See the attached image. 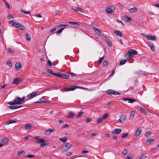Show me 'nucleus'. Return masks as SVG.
<instances>
[{
	"label": "nucleus",
	"instance_id": "nucleus-1",
	"mask_svg": "<svg viewBox=\"0 0 159 159\" xmlns=\"http://www.w3.org/2000/svg\"><path fill=\"white\" fill-rule=\"evenodd\" d=\"M47 71L53 75L59 78H62L66 79H68L70 78L69 75H67L64 74L60 72L58 73H54L50 69H47Z\"/></svg>",
	"mask_w": 159,
	"mask_h": 159
},
{
	"label": "nucleus",
	"instance_id": "nucleus-2",
	"mask_svg": "<svg viewBox=\"0 0 159 159\" xmlns=\"http://www.w3.org/2000/svg\"><path fill=\"white\" fill-rule=\"evenodd\" d=\"M8 104L10 105H20L23 104L21 100V98L17 97L14 99V101L9 102Z\"/></svg>",
	"mask_w": 159,
	"mask_h": 159
},
{
	"label": "nucleus",
	"instance_id": "nucleus-3",
	"mask_svg": "<svg viewBox=\"0 0 159 159\" xmlns=\"http://www.w3.org/2000/svg\"><path fill=\"white\" fill-rule=\"evenodd\" d=\"M138 53L134 49H130L129 50L128 53L125 55V57H128L129 58L133 57L134 55Z\"/></svg>",
	"mask_w": 159,
	"mask_h": 159
},
{
	"label": "nucleus",
	"instance_id": "nucleus-4",
	"mask_svg": "<svg viewBox=\"0 0 159 159\" xmlns=\"http://www.w3.org/2000/svg\"><path fill=\"white\" fill-rule=\"evenodd\" d=\"M39 137L35 136L34 139L37 140L36 143H41L40 147H43L47 144L44 143V140L43 139H39Z\"/></svg>",
	"mask_w": 159,
	"mask_h": 159
},
{
	"label": "nucleus",
	"instance_id": "nucleus-5",
	"mask_svg": "<svg viewBox=\"0 0 159 159\" xmlns=\"http://www.w3.org/2000/svg\"><path fill=\"white\" fill-rule=\"evenodd\" d=\"M72 146V144L70 143H68L62 147L61 149L63 152L66 151L68 150Z\"/></svg>",
	"mask_w": 159,
	"mask_h": 159
},
{
	"label": "nucleus",
	"instance_id": "nucleus-6",
	"mask_svg": "<svg viewBox=\"0 0 159 159\" xmlns=\"http://www.w3.org/2000/svg\"><path fill=\"white\" fill-rule=\"evenodd\" d=\"M115 9V7L112 6H110L106 8L105 11L107 12L108 14H110L114 11Z\"/></svg>",
	"mask_w": 159,
	"mask_h": 159
},
{
	"label": "nucleus",
	"instance_id": "nucleus-7",
	"mask_svg": "<svg viewBox=\"0 0 159 159\" xmlns=\"http://www.w3.org/2000/svg\"><path fill=\"white\" fill-rule=\"evenodd\" d=\"M106 93L108 94H113L115 95H119L121 94L120 93L116 92L114 90L109 89L106 91Z\"/></svg>",
	"mask_w": 159,
	"mask_h": 159
},
{
	"label": "nucleus",
	"instance_id": "nucleus-8",
	"mask_svg": "<svg viewBox=\"0 0 159 159\" xmlns=\"http://www.w3.org/2000/svg\"><path fill=\"white\" fill-rule=\"evenodd\" d=\"M9 23L13 26L17 28H19V25L20 23L15 22L14 20H11L9 21Z\"/></svg>",
	"mask_w": 159,
	"mask_h": 159
},
{
	"label": "nucleus",
	"instance_id": "nucleus-9",
	"mask_svg": "<svg viewBox=\"0 0 159 159\" xmlns=\"http://www.w3.org/2000/svg\"><path fill=\"white\" fill-rule=\"evenodd\" d=\"M146 38L148 40H152V41H156V37L154 36L151 35H149L146 36Z\"/></svg>",
	"mask_w": 159,
	"mask_h": 159
},
{
	"label": "nucleus",
	"instance_id": "nucleus-10",
	"mask_svg": "<svg viewBox=\"0 0 159 159\" xmlns=\"http://www.w3.org/2000/svg\"><path fill=\"white\" fill-rule=\"evenodd\" d=\"M127 116L125 115H121L118 120V122L120 123L123 122L126 120Z\"/></svg>",
	"mask_w": 159,
	"mask_h": 159
},
{
	"label": "nucleus",
	"instance_id": "nucleus-11",
	"mask_svg": "<svg viewBox=\"0 0 159 159\" xmlns=\"http://www.w3.org/2000/svg\"><path fill=\"white\" fill-rule=\"evenodd\" d=\"M54 131V129L50 128L45 131L44 134L46 135H49L51 133L53 132Z\"/></svg>",
	"mask_w": 159,
	"mask_h": 159
},
{
	"label": "nucleus",
	"instance_id": "nucleus-12",
	"mask_svg": "<svg viewBox=\"0 0 159 159\" xmlns=\"http://www.w3.org/2000/svg\"><path fill=\"white\" fill-rule=\"evenodd\" d=\"M37 94V92H33L27 95V97L29 98H31L36 97L38 95Z\"/></svg>",
	"mask_w": 159,
	"mask_h": 159
},
{
	"label": "nucleus",
	"instance_id": "nucleus-13",
	"mask_svg": "<svg viewBox=\"0 0 159 159\" xmlns=\"http://www.w3.org/2000/svg\"><path fill=\"white\" fill-rule=\"evenodd\" d=\"M142 132V129L140 128H139L135 132L134 135L135 136H139Z\"/></svg>",
	"mask_w": 159,
	"mask_h": 159
},
{
	"label": "nucleus",
	"instance_id": "nucleus-14",
	"mask_svg": "<svg viewBox=\"0 0 159 159\" xmlns=\"http://www.w3.org/2000/svg\"><path fill=\"white\" fill-rule=\"evenodd\" d=\"M121 129L120 128L116 129L112 131V133L113 134H119L121 131Z\"/></svg>",
	"mask_w": 159,
	"mask_h": 159
},
{
	"label": "nucleus",
	"instance_id": "nucleus-15",
	"mask_svg": "<svg viewBox=\"0 0 159 159\" xmlns=\"http://www.w3.org/2000/svg\"><path fill=\"white\" fill-rule=\"evenodd\" d=\"M93 30L95 31L96 34L98 35V36H99L101 35V31L99 30L98 28L93 27Z\"/></svg>",
	"mask_w": 159,
	"mask_h": 159
},
{
	"label": "nucleus",
	"instance_id": "nucleus-16",
	"mask_svg": "<svg viewBox=\"0 0 159 159\" xmlns=\"http://www.w3.org/2000/svg\"><path fill=\"white\" fill-rule=\"evenodd\" d=\"M20 82V80L18 78H16L12 83V84H16L17 85Z\"/></svg>",
	"mask_w": 159,
	"mask_h": 159
},
{
	"label": "nucleus",
	"instance_id": "nucleus-17",
	"mask_svg": "<svg viewBox=\"0 0 159 159\" xmlns=\"http://www.w3.org/2000/svg\"><path fill=\"white\" fill-rule=\"evenodd\" d=\"M114 33H115L117 36H118L120 37H122V33L119 30H117L113 32Z\"/></svg>",
	"mask_w": 159,
	"mask_h": 159
},
{
	"label": "nucleus",
	"instance_id": "nucleus-18",
	"mask_svg": "<svg viewBox=\"0 0 159 159\" xmlns=\"http://www.w3.org/2000/svg\"><path fill=\"white\" fill-rule=\"evenodd\" d=\"M71 9L74 10L75 11H77V12L79 11L80 12H82V13H84L83 11V9L82 8H79V7H76L75 9L72 8Z\"/></svg>",
	"mask_w": 159,
	"mask_h": 159
},
{
	"label": "nucleus",
	"instance_id": "nucleus-19",
	"mask_svg": "<svg viewBox=\"0 0 159 159\" xmlns=\"http://www.w3.org/2000/svg\"><path fill=\"white\" fill-rule=\"evenodd\" d=\"M139 109L141 113L145 115H147L148 113L147 111L145 110V109L143 107H140L139 108Z\"/></svg>",
	"mask_w": 159,
	"mask_h": 159
},
{
	"label": "nucleus",
	"instance_id": "nucleus-20",
	"mask_svg": "<svg viewBox=\"0 0 159 159\" xmlns=\"http://www.w3.org/2000/svg\"><path fill=\"white\" fill-rule=\"evenodd\" d=\"M137 8L136 7H134L133 8H131L128 9L129 12L131 13L135 12L137 11Z\"/></svg>",
	"mask_w": 159,
	"mask_h": 159
},
{
	"label": "nucleus",
	"instance_id": "nucleus-21",
	"mask_svg": "<svg viewBox=\"0 0 159 159\" xmlns=\"http://www.w3.org/2000/svg\"><path fill=\"white\" fill-rule=\"evenodd\" d=\"M25 129L26 130H30L32 128V125L30 124H26L25 126Z\"/></svg>",
	"mask_w": 159,
	"mask_h": 159
},
{
	"label": "nucleus",
	"instance_id": "nucleus-22",
	"mask_svg": "<svg viewBox=\"0 0 159 159\" xmlns=\"http://www.w3.org/2000/svg\"><path fill=\"white\" fill-rule=\"evenodd\" d=\"M123 19L126 22H130L131 20V19L129 17L126 15H125L124 16Z\"/></svg>",
	"mask_w": 159,
	"mask_h": 159
},
{
	"label": "nucleus",
	"instance_id": "nucleus-23",
	"mask_svg": "<svg viewBox=\"0 0 159 159\" xmlns=\"http://www.w3.org/2000/svg\"><path fill=\"white\" fill-rule=\"evenodd\" d=\"M74 90L73 86L71 88H66V89L62 90V89L61 90L62 91L64 92V91H73Z\"/></svg>",
	"mask_w": 159,
	"mask_h": 159
},
{
	"label": "nucleus",
	"instance_id": "nucleus-24",
	"mask_svg": "<svg viewBox=\"0 0 159 159\" xmlns=\"http://www.w3.org/2000/svg\"><path fill=\"white\" fill-rule=\"evenodd\" d=\"M148 43L151 50L152 51H154L155 50V48L153 44L151 43Z\"/></svg>",
	"mask_w": 159,
	"mask_h": 159
},
{
	"label": "nucleus",
	"instance_id": "nucleus-25",
	"mask_svg": "<svg viewBox=\"0 0 159 159\" xmlns=\"http://www.w3.org/2000/svg\"><path fill=\"white\" fill-rule=\"evenodd\" d=\"M75 114L72 111H70L68 115L66 116L67 118H71L74 116Z\"/></svg>",
	"mask_w": 159,
	"mask_h": 159
},
{
	"label": "nucleus",
	"instance_id": "nucleus-26",
	"mask_svg": "<svg viewBox=\"0 0 159 159\" xmlns=\"http://www.w3.org/2000/svg\"><path fill=\"white\" fill-rule=\"evenodd\" d=\"M15 66L16 69H19L22 67V66L20 62H16L15 64Z\"/></svg>",
	"mask_w": 159,
	"mask_h": 159
},
{
	"label": "nucleus",
	"instance_id": "nucleus-27",
	"mask_svg": "<svg viewBox=\"0 0 159 159\" xmlns=\"http://www.w3.org/2000/svg\"><path fill=\"white\" fill-rule=\"evenodd\" d=\"M154 140L153 139H149L147 140L146 141V143L147 145H149L152 143Z\"/></svg>",
	"mask_w": 159,
	"mask_h": 159
},
{
	"label": "nucleus",
	"instance_id": "nucleus-28",
	"mask_svg": "<svg viewBox=\"0 0 159 159\" xmlns=\"http://www.w3.org/2000/svg\"><path fill=\"white\" fill-rule=\"evenodd\" d=\"M135 115V113L134 111H131L130 114L129 115V119L130 120H132L134 118Z\"/></svg>",
	"mask_w": 159,
	"mask_h": 159
},
{
	"label": "nucleus",
	"instance_id": "nucleus-29",
	"mask_svg": "<svg viewBox=\"0 0 159 159\" xmlns=\"http://www.w3.org/2000/svg\"><path fill=\"white\" fill-rule=\"evenodd\" d=\"M25 35L26 40L28 42L30 41H31V39L29 34L28 33H26L25 34Z\"/></svg>",
	"mask_w": 159,
	"mask_h": 159
},
{
	"label": "nucleus",
	"instance_id": "nucleus-30",
	"mask_svg": "<svg viewBox=\"0 0 159 159\" xmlns=\"http://www.w3.org/2000/svg\"><path fill=\"white\" fill-rule=\"evenodd\" d=\"M17 121L14 120H10L6 122V124L8 125L10 124L14 123Z\"/></svg>",
	"mask_w": 159,
	"mask_h": 159
},
{
	"label": "nucleus",
	"instance_id": "nucleus-31",
	"mask_svg": "<svg viewBox=\"0 0 159 159\" xmlns=\"http://www.w3.org/2000/svg\"><path fill=\"white\" fill-rule=\"evenodd\" d=\"M107 44L110 47H111L112 45V43L109 39H107L106 40Z\"/></svg>",
	"mask_w": 159,
	"mask_h": 159
},
{
	"label": "nucleus",
	"instance_id": "nucleus-32",
	"mask_svg": "<svg viewBox=\"0 0 159 159\" xmlns=\"http://www.w3.org/2000/svg\"><path fill=\"white\" fill-rule=\"evenodd\" d=\"M59 139L60 141L64 143H66L67 140V138L66 137L63 138H60Z\"/></svg>",
	"mask_w": 159,
	"mask_h": 159
},
{
	"label": "nucleus",
	"instance_id": "nucleus-33",
	"mask_svg": "<svg viewBox=\"0 0 159 159\" xmlns=\"http://www.w3.org/2000/svg\"><path fill=\"white\" fill-rule=\"evenodd\" d=\"M44 98L43 97H42L41 98L39 99L38 101H35L34 102L35 103H40L43 102V101Z\"/></svg>",
	"mask_w": 159,
	"mask_h": 159
},
{
	"label": "nucleus",
	"instance_id": "nucleus-34",
	"mask_svg": "<svg viewBox=\"0 0 159 159\" xmlns=\"http://www.w3.org/2000/svg\"><path fill=\"white\" fill-rule=\"evenodd\" d=\"M127 60H122L120 62L119 65L120 66L124 64L125 62L127 61Z\"/></svg>",
	"mask_w": 159,
	"mask_h": 159
},
{
	"label": "nucleus",
	"instance_id": "nucleus-35",
	"mask_svg": "<svg viewBox=\"0 0 159 159\" xmlns=\"http://www.w3.org/2000/svg\"><path fill=\"white\" fill-rule=\"evenodd\" d=\"M139 159H146L147 158V157L145 155L142 154L139 156Z\"/></svg>",
	"mask_w": 159,
	"mask_h": 159
},
{
	"label": "nucleus",
	"instance_id": "nucleus-36",
	"mask_svg": "<svg viewBox=\"0 0 159 159\" xmlns=\"http://www.w3.org/2000/svg\"><path fill=\"white\" fill-rule=\"evenodd\" d=\"M9 140L7 138H5L3 139L1 141L4 143L5 144H6L7 143V142Z\"/></svg>",
	"mask_w": 159,
	"mask_h": 159
},
{
	"label": "nucleus",
	"instance_id": "nucleus-37",
	"mask_svg": "<svg viewBox=\"0 0 159 159\" xmlns=\"http://www.w3.org/2000/svg\"><path fill=\"white\" fill-rule=\"evenodd\" d=\"M73 87H74V90H75V89H76V88H80V89H87V88H84L83 87H81V86H73Z\"/></svg>",
	"mask_w": 159,
	"mask_h": 159
},
{
	"label": "nucleus",
	"instance_id": "nucleus-38",
	"mask_svg": "<svg viewBox=\"0 0 159 159\" xmlns=\"http://www.w3.org/2000/svg\"><path fill=\"white\" fill-rule=\"evenodd\" d=\"M128 135V133H124L123 134L121 138L122 139H125L127 138Z\"/></svg>",
	"mask_w": 159,
	"mask_h": 159
},
{
	"label": "nucleus",
	"instance_id": "nucleus-39",
	"mask_svg": "<svg viewBox=\"0 0 159 159\" xmlns=\"http://www.w3.org/2000/svg\"><path fill=\"white\" fill-rule=\"evenodd\" d=\"M25 153V151L24 150L20 151L17 152V155L18 156L20 155L21 154H24Z\"/></svg>",
	"mask_w": 159,
	"mask_h": 159
},
{
	"label": "nucleus",
	"instance_id": "nucleus-40",
	"mask_svg": "<svg viewBox=\"0 0 159 159\" xmlns=\"http://www.w3.org/2000/svg\"><path fill=\"white\" fill-rule=\"evenodd\" d=\"M103 120V119H102V117L99 118L97 121V123L98 124H100L102 123Z\"/></svg>",
	"mask_w": 159,
	"mask_h": 159
},
{
	"label": "nucleus",
	"instance_id": "nucleus-41",
	"mask_svg": "<svg viewBox=\"0 0 159 159\" xmlns=\"http://www.w3.org/2000/svg\"><path fill=\"white\" fill-rule=\"evenodd\" d=\"M109 114L107 113H105L102 116V118L103 120L107 118Z\"/></svg>",
	"mask_w": 159,
	"mask_h": 159
},
{
	"label": "nucleus",
	"instance_id": "nucleus-42",
	"mask_svg": "<svg viewBox=\"0 0 159 159\" xmlns=\"http://www.w3.org/2000/svg\"><path fill=\"white\" fill-rule=\"evenodd\" d=\"M8 108L11 110H14L17 109L16 106H8Z\"/></svg>",
	"mask_w": 159,
	"mask_h": 159
},
{
	"label": "nucleus",
	"instance_id": "nucleus-43",
	"mask_svg": "<svg viewBox=\"0 0 159 159\" xmlns=\"http://www.w3.org/2000/svg\"><path fill=\"white\" fill-rule=\"evenodd\" d=\"M20 28L21 30H24L26 29V28L22 24H20L19 26V28Z\"/></svg>",
	"mask_w": 159,
	"mask_h": 159
},
{
	"label": "nucleus",
	"instance_id": "nucleus-44",
	"mask_svg": "<svg viewBox=\"0 0 159 159\" xmlns=\"http://www.w3.org/2000/svg\"><path fill=\"white\" fill-rule=\"evenodd\" d=\"M136 101V100L134 99L129 98L128 102L129 103H133Z\"/></svg>",
	"mask_w": 159,
	"mask_h": 159
},
{
	"label": "nucleus",
	"instance_id": "nucleus-45",
	"mask_svg": "<svg viewBox=\"0 0 159 159\" xmlns=\"http://www.w3.org/2000/svg\"><path fill=\"white\" fill-rule=\"evenodd\" d=\"M20 12H23L26 14H30V11H25L23 10L22 9H21L20 10Z\"/></svg>",
	"mask_w": 159,
	"mask_h": 159
},
{
	"label": "nucleus",
	"instance_id": "nucleus-46",
	"mask_svg": "<svg viewBox=\"0 0 159 159\" xmlns=\"http://www.w3.org/2000/svg\"><path fill=\"white\" fill-rule=\"evenodd\" d=\"M151 132L150 131H147L145 133L144 135L146 137H148L151 134Z\"/></svg>",
	"mask_w": 159,
	"mask_h": 159
},
{
	"label": "nucleus",
	"instance_id": "nucleus-47",
	"mask_svg": "<svg viewBox=\"0 0 159 159\" xmlns=\"http://www.w3.org/2000/svg\"><path fill=\"white\" fill-rule=\"evenodd\" d=\"M65 28H66L65 27H63L62 28H61V29L59 30H58L57 32V34H59L61 33L62 32V30L64 29Z\"/></svg>",
	"mask_w": 159,
	"mask_h": 159
},
{
	"label": "nucleus",
	"instance_id": "nucleus-48",
	"mask_svg": "<svg viewBox=\"0 0 159 159\" xmlns=\"http://www.w3.org/2000/svg\"><path fill=\"white\" fill-rule=\"evenodd\" d=\"M128 150L127 149L125 148L123 151L122 154L124 155H125L128 153Z\"/></svg>",
	"mask_w": 159,
	"mask_h": 159
},
{
	"label": "nucleus",
	"instance_id": "nucleus-49",
	"mask_svg": "<svg viewBox=\"0 0 159 159\" xmlns=\"http://www.w3.org/2000/svg\"><path fill=\"white\" fill-rule=\"evenodd\" d=\"M103 67H105L108 64V62L107 61H105L103 62Z\"/></svg>",
	"mask_w": 159,
	"mask_h": 159
},
{
	"label": "nucleus",
	"instance_id": "nucleus-50",
	"mask_svg": "<svg viewBox=\"0 0 159 159\" xmlns=\"http://www.w3.org/2000/svg\"><path fill=\"white\" fill-rule=\"evenodd\" d=\"M69 24H72L73 25H79V24L77 22H75L70 21L68 22Z\"/></svg>",
	"mask_w": 159,
	"mask_h": 159
},
{
	"label": "nucleus",
	"instance_id": "nucleus-51",
	"mask_svg": "<svg viewBox=\"0 0 159 159\" xmlns=\"http://www.w3.org/2000/svg\"><path fill=\"white\" fill-rule=\"evenodd\" d=\"M83 114V111H81L79 113L78 115L77 116V117L79 118V117H80L81 116L82 114Z\"/></svg>",
	"mask_w": 159,
	"mask_h": 159
},
{
	"label": "nucleus",
	"instance_id": "nucleus-52",
	"mask_svg": "<svg viewBox=\"0 0 159 159\" xmlns=\"http://www.w3.org/2000/svg\"><path fill=\"white\" fill-rule=\"evenodd\" d=\"M104 58V56H103L100 58L98 60V63L101 64L102 63V61L103 60V58Z\"/></svg>",
	"mask_w": 159,
	"mask_h": 159
},
{
	"label": "nucleus",
	"instance_id": "nucleus-53",
	"mask_svg": "<svg viewBox=\"0 0 159 159\" xmlns=\"http://www.w3.org/2000/svg\"><path fill=\"white\" fill-rule=\"evenodd\" d=\"M7 64L10 67H11L12 66V64L11 62L9 60L7 61Z\"/></svg>",
	"mask_w": 159,
	"mask_h": 159
},
{
	"label": "nucleus",
	"instance_id": "nucleus-54",
	"mask_svg": "<svg viewBox=\"0 0 159 159\" xmlns=\"http://www.w3.org/2000/svg\"><path fill=\"white\" fill-rule=\"evenodd\" d=\"M14 17L11 14H9L8 15V18L11 19V18H14Z\"/></svg>",
	"mask_w": 159,
	"mask_h": 159
},
{
	"label": "nucleus",
	"instance_id": "nucleus-55",
	"mask_svg": "<svg viewBox=\"0 0 159 159\" xmlns=\"http://www.w3.org/2000/svg\"><path fill=\"white\" fill-rule=\"evenodd\" d=\"M4 2L6 6L8 8H9V9L10 8V6L9 4H8V3L7 2H6V1H4Z\"/></svg>",
	"mask_w": 159,
	"mask_h": 159
},
{
	"label": "nucleus",
	"instance_id": "nucleus-56",
	"mask_svg": "<svg viewBox=\"0 0 159 159\" xmlns=\"http://www.w3.org/2000/svg\"><path fill=\"white\" fill-rule=\"evenodd\" d=\"M115 72V69H113V70H112L111 71V74L109 75V76L111 77V76H112L114 74Z\"/></svg>",
	"mask_w": 159,
	"mask_h": 159
},
{
	"label": "nucleus",
	"instance_id": "nucleus-57",
	"mask_svg": "<svg viewBox=\"0 0 159 159\" xmlns=\"http://www.w3.org/2000/svg\"><path fill=\"white\" fill-rule=\"evenodd\" d=\"M8 51L10 54H13L14 53V51L10 48L8 49Z\"/></svg>",
	"mask_w": 159,
	"mask_h": 159
},
{
	"label": "nucleus",
	"instance_id": "nucleus-58",
	"mask_svg": "<svg viewBox=\"0 0 159 159\" xmlns=\"http://www.w3.org/2000/svg\"><path fill=\"white\" fill-rule=\"evenodd\" d=\"M68 25L60 24L58 25V27H60L61 26H64V27H66L68 26Z\"/></svg>",
	"mask_w": 159,
	"mask_h": 159
},
{
	"label": "nucleus",
	"instance_id": "nucleus-59",
	"mask_svg": "<svg viewBox=\"0 0 159 159\" xmlns=\"http://www.w3.org/2000/svg\"><path fill=\"white\" fill-rule=\"evenodd\" d=\"M101 35V37H102V39H103L105 40V41L106 40V39H107V38L106 37V36H105L104 35L102 34V35Z\"/></svg>",
	"mask_w": 159,
	"mask_h": 159
},
{
	"label": "nucleus",
	"instance_id": "nucleus-60",
	"mask_svg": "<svg viewBox=\"0 0 159 159\" xmlns=\"http://www.w3.org/2000/svg\"><path fill=\"white\" fill-rule=\"evenodd\" d=\"M130 154H128L127 155V157H126V159H132L133 158V157L132 156H130Z\"/></svg>",
	"mask_w": 159,
	"mask_h": 159
},
{
	"label": "nucleus",
	"instance_id": "nucleus-61",
	"mask_svg": "<svg viewBox=\"0 0 159 159\" xmlns=\"http://www.w3.org/2000/svg\"><path fill=\"white\" fill-rule=\"evenodd\" d=\"M48 65H49V66H51L52 65V62L49 60H48Z\"/></svg>",
	"mask_w": 159,
	"mask_h": 159
},
{
	"label": "nucleus",
	"instance_id": "nucleus-62",
	"mask_svg": "<svg viewBox=\"0 0 159 159\" xmlns=\"http://www.w3.org/2000/svg\"><path fill=\"white\" fill-rule=\"evenodd\" d=\"M34 157V155L31 154H28L27 156V157L29 158L33 157Z\"/></svg>",
	"mask_w": 159,
	"mask_h": 159
},
{
	"label": "nucleus",
	"instance_id": "nucleus-63",
	"mask_svg": "<svg viewBox=\"0 0 159 159\" xmlns=\"http://www.w3.org/2000/svg\"><path fill=\"white\" fill-rule=\"evenodd\" d=\"M25 99V96H23L21 98V100L23 104H24L25 102V101H24V100Z\"/></svg>",
	"mask_w": 159,
	"mask_h": 159
},
{
	"label": "nucleus",
	"instance_id": "nucleus-64",
	"mask_svg": "<svg viewBox=\"0 0 159 159\" xmlns=\"http://www.w3.org/2000/svg\"><path fill=\"white\" fill-rule=\"evenodd\" d=\"M91 120V118H88L86 120V123H89Z\"/></svg>",
	"mask_w": 159,
	"mask_h": 159
}]
</instances>
